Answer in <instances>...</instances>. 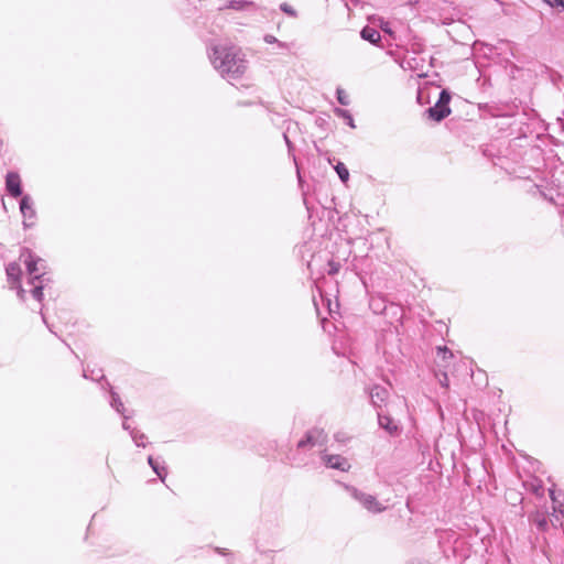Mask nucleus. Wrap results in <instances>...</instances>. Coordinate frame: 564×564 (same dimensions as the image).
I'll return each mask as SVG.
<instances>
[{"label": "nucleus", "instance_id": "obj_7", "mask_svg": "<svg viewBox=\"0 0 564 564\" xmlns=\"http://www.w3.org/2000/svg\"><path fill=\"white\" fill-rule=\"evenodd\" d=\"M20 212L24 218L23 226L25 228L32 227L34 225L36 213L33 207V200L30 195L22 196L20 202Z\"/></svg>", "mask_w": 564, "mask_h": 564}, {"label": "nucleus", "instance_id": "obj_9", "mask_svg": "<svg viewBox=\"0 0 564 564\" xmlns=\"http://www.w3.org/2000/svg\"><path fill=\"white\" fill-rule=\"evenodd\" d=\"M323 460L328 467L340 471H347L350 468L348 460L340 455H325Z\"/></svg>", "mask_w": 564, "mask_h": 564}, {"label": "nucleus", "instance_id": "obj_13", "mask_svg": "<svg viewBox=\"0 0 564 564\" xmlns=\"http://www.w3.org/2000/svg\"><path fill=\"white\" fill-rule=\"evenodd\" d=\"M378 422L379 425L388 431L390 434L394 433L398 430L397 424L393 423L392 419L381 412H378Z\"/></svg>", "mask_w": 564, "mask_h": 564}, {"label": "nucleus", "instance_id": "obj_25", "mask_svg": "<svg viewBox=\"0 0 564 564\" xmlns=\"http://www.w3.org/2000/svg\"><path fill=\"white\" fill-rule=\"evenodd\" d=\"M328 265H329L328 274H330V275L336 274L340 269V264L338 262L329 261Z\"/></svg>", "mask_w": 564, "mask_h": 564}, {"label": "nucleus", "instance_id": "obj_14", "mask_svg": "<svg viewBox=\"0 0 564 564\" xmlns=\"http://www.w3.org/2000/svg\"><path fill=\"white\" fill-rule=\"evenodd\" d=\"M6 271L9 281L19 283L21 276V268L17 262L9 263Z\"/></svg>", "mask_w": 564, "mask_h": 564}, {"label": "nucleus", "instance_id": "obj_20", "mask_svg": "<svg viewBox=\"0 0 564 564\" xmlns=\"http://www.w3.org/2000/svg\"><path fill=\"white\" fill-rule=\"evenodd\" d=\"M336 95H337V100L340 105L347 106L349 104V97L344 89L337 88Z\"/></svg>", "mask_w": 564, "mask_h": 564}, {"label": "nucleus", "instance_id": "obj_16", "mask_svg": "<svg viewBox=\"0 0 564 564\" xmlns=\"http://www.w3.org/2000/svg\"><path fill=\"white\" fill-rule=\"evenodd\" d=\"M148 463L153 469V471L159 476V478L164 481L166 477V470L165 467H160L159 464L153 459L152 456L148 457Z\"/></svg>", "mask_w": 564, "mask_h": 564}, {"label": "nucleus", "instance_id": "obj_29", "mask_svg": "<svg viewBox=\"0 0 564 564\" xmlns=\"http://www.w3.org/2000/svg\"><path fill=\"white\" fill-rule=\"evenodd\" d=\"M283 137H284L285 143L288 145V149L291 152L292 151V143H291V141H290V139L288 138L286 134H283Z\"/></svg>", "mask_w": 564, "mask_h": 564}, {"label": "nucleus", "instance_id": "obj_26", "mask_svg": "<svg viewBox=\"0 0 564 564\" xmlns=\"http://www.w3.org/2000/svg\"><path fill=\"white\" fill-rule=\"evenodd\" d=\"M438 381H440L442 387H445V388L448 387V378H447V375L445 372L441 375V377L438 378Z\"/></svg>", "mask_w": 564, "mask_h": 564}, {"label": "nucleus", "instance_id": "obj_10", "mask_svg": "<svg viewBox=\"0 0 564 564\" xmlns=\"http://www.w3.org/2000/svg\"><path fill=\"white\" fill-rule=\"evenodd\" d=\"M369 395L371 403L376 408H381L382 403L388 399L389 391L384 387L376 384L370 389Z\"/></svg>", "mask_w": 564, "mask_h": 564}, {"label": "nucleus", "instance_id": "obj_30", "mask_svg": "<svg viewBox=\"0 0 564 564\" xmlns=\"http://www.w3.org/2000/svg\"><path fill=\"white\" fill-rule=\"evenodd\" d=\"M553 494H554V491L550 490V496H551L552 499H553Z\"/></svg>", "mask_w": 564, "mask_h": 564}, {"label": "nucleus", "instance_id": "obj_24", "mask_svg": "<svg viewBox=\"0 0 564 564\" xmlns=\"http://www.w3.org/2000/svg\"><path fill=\"white\" fill-rule=\"evenodd\" d=\"M32 295L37 301H41L43 297V285H35L34 289L32 290Z\"/></svg>", "mask_w": 564, "mask_h": 564}, {"label": "nucleus", "instance_id": "obj_4", "mask_svg": "<svg viewBox=\"0 0 564 564\" xmlns=\"http://www.w3.org/2000/svg\"><path fill=\"white\" fill-rule=\"evenodd\" d=\"M449 101H451V94L445 89L442 90L440 93L437 102L433 107H430L426 110L429 118L433 119L436 122H440L444 118H446L451 113V108L448 106Z\"/></svg>", "mask_w": 564, "mask_h": 564}, {"label": "nucleus", "instance_id": "obj_8", "mask_svg": "<svg viewBox=\"0 0 564 564\" xmlns=\"http://www.w3.org/2000/svg\"><path fill=\"white\" fill-rule=\"evenodd\" d=\"M6 188L8 193L13 197L22 195L21 178L15 172H9L6 176Z\"/></svg>", "mask_w": 564, "mask_h": 564}, {"label": "nucleus", "instance_id": "obj_28", "mask_svg": "<svg viewBox=\"0 0 564 564\" xmlns=\"http://www.w3.org/2000/svg\"><path fill=\"white\" fill-rule=\"evenodd\" d=\"M24 293L25 291L23 290V288L19 284L18 285V295L21 300H24Z\"/></svg>", "mask_w": 564, "mask_h": 564}, {"label": "nucleus", "instance_id": "obj_5", "mask_svg": "<svg viewBox=\"0 0 564 564\" xmlns=\"http://www.w3.org/2000/svg\"><path fill=\"white\" fill-rule=\"evenodd\" d=\"M326 441H327V435L324 433L323 430L313 429L306 433L305 438L301 440L297 443V447L305 448L307 446H310V447L323 446V445H325Z\"/></svg>", "mask_w": 564, "mask_h": 564}, {"label": "nucleus", "instance_id": "obj_21", "mask_svg": "<svg viewBox=\"0 0 564 564\" xmlns=\"http://www.w3.org/2000/svg\"><path fill=\"white\" fill-rule=\"evenodd\" d=\"M280 9L281 11H283L285 14H288L289 17L291 18H296L297 17V12L295 11V9H293L289 3L286 2H283L280 4Z\"/></svg>", "mask_w": 564, "mask_h": 564}, {"label": "nucleus", "instance_id": "obj_23", "mask_svg": "<svg viewBox=\"0 0 564 564\" xmlns=\"http://www.w3.org/2000/svg\"><path fill=\"white\" fill-rule=\"evenodd\" d=\"M544 3L550 6L551 8H562L564 10V0H542Z\"/></svg>", "mask_w": 564, "mask_h": 564}, {"label": "nucleus", "instance_id": "obj_1", "mask_svg": "<svg viewBox=\"0 0 564 564\" xmlns=\"http://www.w3.org/2000/svg\"><path fill=\"white\" fill-rule=\"evenodd\" d=\"M208 56L214 68L227 80L240 78L248 68L245 54L232 45H215Z\"/></svg>", "mask_w": 564, "mask_h": 564}, {"label": "nucleus", "instance_id": "obj_17", "mask_svg": "<svg viewBox=\"0 0 564 564\" xmlns=\"http://www.w3.org/2000/svg\"><path fill=\"white\" fill-rule=\"evenodd\" d=\"M335 171L337 172L338 177L340 178V181L343 183H347L348 182V180H349V171H348V169L346 167V165L344 163L338 162L335 165Z\"/></svg>", "mask_w": 564, "mask_h": 564}, {"label": "nucleus", "instance_id": "obj_12", "mask_svg": "<svg viewBox=\"0 0 564 564\" xmlns=\"http://www.w3.org/2000/svg\"><path fill=\"white\" fill-rule=\"evenodd\" d=\"M225 8L237 11L256 9V4L248 0H230L226 3Z\"/></svg>", "mask_w": 564, "mask_h": 564}, {"label": "nucleus", "instance_id": "obj_6", "mask_svg": "<svg viewBox=\"0 0 564 564\" xmlns=\"http://www.w3.org/2000/svg\"><path fill=\"white\" fill-rule=\"evenodd\" d=\"M110 405L118 414L122 416V429L130 430L129 420L133 416V411L128 410L119 395L112 391H110Z\"/></svg>", "mask_w": 564, "mask_h": 564}, {"label": "nucleus", "instance_id": "obj_15", "mask_svg": "<svg viewBox=\"0 0 564 564\" xmlns=\"http://www.w3.org/2000/svg\"><path fill=\"white\" fill-rule=\"evenodd\" d=\"M128 431L130 433V436H131L132 441L134 442V444L138 447H145V445H147V436H145V434L139 432L135 429H132L131 426H130V430H128Z\"/></svg>", "mask_w": 564, "mask_h": 564}, {"label": "nucleus", "instance_id": "obj_27", "mask_svg": "<svg viewBox=\"0 0 564 564\" xmlns=\"http://www.w3.org/2000/svg\"><path fill=\"white\" fill-rule=\"evenodd\" d=\"M438 354H443V357L445 358L448 354L452 357V352L446 347H438L437 348Z\"/></svg>", "mask_w": 564, "mask_h": 564}, {"label": "nucleus", "instance_id": "obj_18", "mask_svg": "<svg viewBox=\"0 0 564 564\" xmlns=\"http://www.w3.org/2000/svg\"><path fill=\"white\" fill-rule=\"evenodd\" d=\"M84 377L90 378L91 380L99 382L105 378V375H104L102 369H99L98 371H96L94 369L93 370L85 369Z\"/></svg>", "mask_w": 564, "mask_h": 564}, {"label": "nucleus", "instance_id": "obj_3", "mask_svg": "<svg viewBox=\"0 0 564 564\" xmlns=\"http://www.w3.org/2000/svg\"><path fill=\"white\" fill-rule=\"evenodd\" d=\"M20 259L23 260L24 264L26 265L29 274L32 276V284L34 283L35 280L41 279L45 274L44 261L40 258L34 257V254L29 249H24L22 251Z\"/></svg>", "mask_w": 564, "mask_h": 564}, {"label": "nucleus", "instance_id": "obj_19", "mask_svg": "<svg viewBox=\"0 0 564 564\" xmlns=\"http://www.w3.org/2000/svg\"><path fill=\"white\" fill-rule=\"evenodd\" d=\"M335 113L338 116V117H341L344 118L345 120H347V123L351 127V128H355V123H354V119L350 115V112L348 110H345V109H341V108H336L335 109Z\"/></svg>", "mask_w": 564, "mask_h": 564}, {"label": "nucleus", "instance_id": "obj_11", "mask_svg": "<svg viewBox=\"0 0 564 564\" xmlns=\"http://www.w3.org/2000/svg\"><path fill=\"white\" fill-rule=\"evenodd\" d=\"M360 36L371 44H378L381 41L380 32L371 26H365L360 32Z\"/></svg>", "mask_w": 564, "mask_h": 564}, {"label": "nucleus", "instance_id": "obj_22", "mask_svg": "<svg viewBox=\"0 0 564 564\" xmlns=\"http://www.w3.org/2000/svg\"><path fill=\"white\" fill-rule=\"evenodd\" d=\"M264 41H265L267 43H269V44L276 43V44H278L280 47H282V48H285V47H286V44H285V43L278 41V39H276L275 36L271 35V34H267V35L264 36Z\"/></svg>", "mask_w": 564, "mask_h": 564}, {"label": "nucleus", "instance_id": "obj_2", "mask_svg": "<svg viewBox=\"0 0 564 564\" xmlns=\"http://www.w3.org/2000/svg\"><path fill=\"white\" fill-rule=\"evenodd\" d=\"M347 490L349 491L350 496L369 512L380 513L387 509L382 502L378 501V499L370 494H366L354 487H347Z\"/></svg>", "mask_w": 564, "mask_h": 564}]
</instances>
